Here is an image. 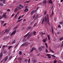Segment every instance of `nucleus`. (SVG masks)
Masks as SVG:
<instances>
[{
    "mask_svg": "<svg viewBox=\"0 0 63 63\" xmlns=\"http://www.w3.org/2000/svg\"><path fill=\"white\" fill-rule=\"evenodd\" d=\"M47 17H45V18L44 22H46L47 23L49 26H50V23H49V18L48 17V15L47 14Z\"/></svg>",
    "mask_w": 63,
    "mask_h": 63,
    "instance_id": "1",
    "label": "nucleus"
},
{
    "mask_svg": "<svg viewBox=\"0 0 63 63\" xmlns=\"http://www.w3.org/2000/svg\"><path fill=\"white\" fill-rule=\"evenodd\" d=\"M24 6L21 5V4H20L19 6H17L16 7V8L18 9V10H20L22 8H23Z\"/></svg>",
    "mask_w": 63,
    "mask_h": 63,
    "instance_id": "2",
    "label": "nucleus"
},
{
    "mask_svg": "<svg viewBox=\"0 0 63 63\" xmlns=\"http://www.w3.org/2000/svg\"><path fill=\"white\" fill-rule=\"evenodd\" d=\"M16 30H15L10 35L11 37L13 36L16 34Z\"/></svg>",
    "mask_w": 63,
    "mask_h": 63,
    "instance_id": "3",
    "label": "nucleus"
},
{
    "mask_svg": "<svg viewBox=\"0 0 63 63\" xmlns=\"http://www.w3.org/2000/svg\"><path fill=\"white\" fill-rule=\"evenodd\" d=\"M10 31H9V30H5V32H4V33L5 34V33L6 32V34H8L9 33Z\"/></svg>",
    "mask_w": 63,
    "mask_h": 63,
    "instance_id": "4",
    "label": "nucleus"
},
{
    "mask_svg": "<svg viewBox=\"0 0 63 63\" xmlns=\"http://www.w3.org/2000/svg\"><path fill=\"white\" fill-rule=\"evenodd\" d=\"M9 38V36H6L4 37L3 39V40H5L7 39H8Z\"/></svg>",
    "mask_w": 63,
    "mask_h": 63,
    "instance_id": "5",
    "label": "nucleus"
},
{
    "mask_svg": "<svg viewBox=\"0 0 63 63\" xmlns=\"http://www.w3.org/2000/svg\"><path fill=\"white\" fill-rule=\"evenodd\" d=\"M36 10L35 11H32L31 13V15H33V14H34V13H36Z\"/></svg>",
    "mask_w": 63,
    "mask_h": 63,
    "instance_id": "6",
    "label": "nucleus"
},
{
    "mask_svg": "<svg viewBox=\"0 0 63 63\" xmlns=\"http://www.w3.org/2000/svg\"><path fill=\"white\" fill-rule=\"evenodd\" d=\"M42 49H43V48H41V47H39L38 48V50L39 51H42Z\"/></svg>",
    "mask_w": 63,
    "mask_h": 63,
    "instance_id": "7",
    "label": "nucleus"
},
{
    "mask_svg": "<svg viewBox=\"0 0 63 63\" xmlns=\"http://www.w3.org/2000/svg\"><path fill=\"white\" fill-rule=\"evenodd\" d=\"M47 38H45V39H44L43 40L44 43H46L47 41Z\"/></svg>",
    "mask_w": 63,
    "mask_h": 63,
    "instance_id": "8",
    "label": "nucleus"
},
{
    "mask_svg": "<svg viewBox=\"0 0 63 63\" xmlns=\"http://www.w3.org/2000/svg\"><path fill=\"white\" fill-rule=\"evenodd\" d=\"M29 34H30V32H29L27 34H26L24 36V37L25 38H26V37H27V36L29 35Z\"/></svg>",
    "mask_w": 63,
    "mask_h": 63,
    "instance_id": "9",
    "label": "nucleus"
},
{
    "mask_svg": "<svg viewBox=\"0 0 63 63\" xmlns=\"http://www.w3.org/2000/svg\"><path fill=\"white\" fill-rule=\"evenodd\" d=\"M8 56H6L4 59L5 61H7V59H8Z\"/></svg>",
    "mask_w": 63,
    "mask_h": 63,
    "instance_id": "10",
    "label": "nucleus"
},
{
    "mask_svg": "<svg viewBox=\"0 0 63 63\" xmlns=\"http://www.w3.org/2000/svg\"><path fill=\"white\" fill-rule=\"evenodd\" d=\"M3 57V53L1 52L0 54V58H1Z\"/></svg>",
    "mask_w": 63,
    "mask_h": 63,
    "instance_id": "11",
    "label": "nucleus"
},
{
    "mask_svg": "<svg viewBox=\"0 0 63 63\" xmlns=\"http://www.w3.org/2000/svg\"><path fill=\"white\" fill-rule=\"evenodd\" d=\"M54 14V13H53V11L52 12V13L50 15V17H51L52 16H53V15Z\"/></svg>",
    "mask_w": 63,
    "mask_h": 63,
    "instance_id": "12",
    "label": "nucleus"
},
{
    "mask_svg": "<svg viewBox=\"0 0 63 63\" xmlns=\"http://www.w3.org/2000/svg\"><path fill=\"white\" fill-rule=\"evenodd\" d=\"M46 3H47V0H44L43 2V3L44 4H46Z\"/></svg>",
    "mask_w": 63,
    "mask_h": 63,
    "instance_id": "13",
    "label": "nucleus"
},
{
    "mask_svg": "<svg viewBox=\"0 0 63 63\" xmlns=\"http://www.w3.org/2000/svg\"><path fill=\"white\" fill-rule=\"evenodd\" d=\"M59 24H60L62 25V24H63V20H62L60 22H59Z\"/></svg>",
    "mask_w": 63,
    "mask_h": 63,
    "instance_id": "14",
    "label": "nucleus"
},
{
    "mask_svg": "<svg viewBox=\"0 0 63 63\" xmlns=\"http://www.w3.org/2000/svg\"><path fill=\"white\" fill-rule=\"evenodd\" d=\"M54 20L55 22H56V16H55Z\"/></svg>",
    "mask_w": 63,
    "mask_h": 63,
    "instance_id": "15",
    "label": "nucleus"
},
{
    "mask_svg": "<svg viewBox=\"0 0 63 63\" xmlns=\"http://www.w3.org/2000/svg\"><path fill=\"white\" fill-rule=\"evenodd\" d=\"M17 10H18L16 8L15 10H14V13H16V12H17Z\"/></svg>",
    "mask_w": 63,
    "mask_h": 63,
    "instance_id": "16",
    "label": "nucleus"
},
{
    "mask_svg": "<svg viewBox=\"0 0 63 63\" xmlns=\"http://www.w3.org/2000/svg\"><path fill=\"white\" fill-rule=\"evenodd\" d=\"M44 20H45V18H44L42 21V23H41L42 24H44Z\"/></svg>",
    "mask_w": 63,
    "mask_h": 63,
    "instance_id": "17",
    "label": "nucleus"
},
{
    "mask_svg": "<svg viewBox=\"0 0 63 63\" xmlns=\"http://www.w3.org/2000/svg\"><path fill=\"white\" fill-rule=\"evenodd\" d=\"M3 17H4V18H6V15H3L2 16Z\"/></svg>",
    "mask_w": 63,
    "mask_h": 63,
    "instance_id": "18",
    "label": "nucleus"
},
{
    "mask_svg": "<svg viewBox=\"0 0 63 63\" xmlns=\"http://www.w3.org/2000/svg\"><path fill=\"white\" fill-rule=\"evenodd\" d=\"M7 50H4L3 52V54H6L7 53Z\"/></svg>",
    "mask_w": 63,
    "mask_h": 63,
    "instance_id": "19",
    "label": "nucleus"
},
{
    "mask_svg": "<svg viewBox=\"0 0 63 63\" xmlns=\"http://www.w3.org/2000/svg\"><path fill=\"white\" fill-rule=\"evenodd\" d=\"M49 3H51V4H52L53 3L52 2V1L51 0H49Z\"/></svg>",
    "mask_w": 63,
    "mask_h": 63,
    "instance_id": "20",
    "label": "nucleus"
},
{
    "mask_svg": "<svg viewBox=\"0 0 63 63\" xmlns=\"http://www.w3.org/2000/svg\"><path fill=\"white\" fill-rule=\"evenodd\" d=\"M27 39H24L22 40V41H23V42H25V41H26Z\"/></svg>",
    "mask_w": 63,
    "mask_h": 63,
    "instance_id": "21",
    "label": "nucleus"
},
{
    "mask_svg": "<svg viewBox=\"0 0 63 63\" xmlns=\"http://www.w3.org/2000/svg\"><path fill=\"white\" fill-rule=\"evenodd\" d=\"M47 36L48 40H50V36H49V35L47 34Z\"/></svg>",
    "mask_w": 63,
    "mask_h": 63,
    "instance_id": "22",
    "label": "nucleus"
},
{
    "mask_svg": "<svg viewBox=\"0 0 63 63\" xmlns=\"http://www.w3.org/2000/svg\"><path fill=\"white\" fill-rule=\"evenodd\" d=\"M33 63H36L37 62V60H33L32 61Z\"/></svg>",
    "mask_w": 63,
    "mask_h": 63,
    "instance_id": "23",
    "label": "nucleus"
},
{
    "mask_svg": "<svg viewBox=\"0 0 63 63\" xmlns=\"http://www.w3.org/2000/svg\"><path fill=\"white\" fill-rule=\"evenodd\" d=\"M24 11H25V12H28V9L27 8H26L24 10Z\"/></svg>",
    "mask_w": 63,
    "mask_h": 63,
    "instance_id": "24",
    "label": "nucleus"
},
{
    "mask_svg": "<svg viewBox=\"0 0 63 63\" xmlns=\"http://www.w3.org/2000/svg\"><path fill=\"white\" fill-rule=\"evenodd\" d=\"M22 20V19L19 20H18V21H17V22H20V21H21Z\"/></svg>",
    "mask_w": 63,
    "mask_h": 63,
    "instance_id": "25",
    "label": "nucleus"
},
{
    "mask_svg": "<svg viewBox=\"0 0 63 63\" xmlns=\"http://www.w3.org/2000/svg\"><path fill=\"white\" fill-rule=\"evenodd\" d=\"M51 30L52 32V34H54V33L53 32V28H52V27H51Z\"/></svg>",
    "mask_w": 63,
    "mask_h": 63,
    "instance_id": "26",
    "label": "nucleus"
},
{
    "mask_svg": "<svg viewBox=\"0 0 63 63\" xmlns=\"http://www.w3.org/2000/svg\"><path fill=\"white\" fill-rule=\"evenodd\" d=\"M18 60H19V61H21L22 60V58H18Z\"/></svg>",
    "mask_w": 63,
    "mask_h": 63,
    "instance_id": "27",
    "label": "nucleus"
},
{
    "mask_svg": "<svg viewBox=\"0 0 63 63\" xmlns=\"http://www.w3.org/2000/svg\"><path fill=\"white\" fill-rule=\"evenodd\" d=\"M63 37H61V38L60 39V41H62V40H63Z\"/></svg>",
    "mask_w": 63,
    "mask_h": 63,
    "instance_id": "28",
    "label": "nucleus"
},
{
    "mask_svg": "<svg viewBox=\"0 0 63 63\" xmlns=\"http://www.w3.org/2000/svg\"><path fill=\"white\" fill-rule=\"evenodd\" d=\"M45 51L46 53H47V52H48V50L47 49V48H46Z\"/></svg>",
    "mask_w": 63,
    "mask_h": 63,
    "instance_id": "29",
    "label": "nucleus"
},
{
    "mask_svg": "<svg viewBox=\"0 0 63 63\" xmlns=\"http://www.w3.org/2000/svg\"><path fill=\"white\" fill-rule=\"evenodd\" d=\"M22 52L21 51H20L19 52V55H21L22 54Z\"/></svg>",
    "mask_w": 63,
    "mask_h": 63,
    "instance_id": "30",
    "label": "nucleus"
},
{
    "mask_svg": "<svg viewBox=\"0 0 63 63\" xmlns=\"http://www.w3.org/2000/svg\"><path fill=\"white\" fill-rule=\"evenodd\" d=\"M34 50V47H32V48L31 50V51L30 52H32V51Z\"/></svg>",
    "mask_w": 63,
    "mask_h": 63,
    "instance_id": "31",
    "label": "nucleus"
},
{
    "mask_svg": "<svg viewBox=\"0 0 63 63\" xmlns=\"http://www.w3.org/2000/svg\"><path fill=\"white\" fill-rule=\"evenodd\" d=\"M45 45H46V47L47 48V47H48V46H47V43H45Z\"/></svg>",
    "mask_w": 63,
    "mask_h": 63,
    "instance_id": "32",
    "label": "nucleus"
},
{
    "mask_svg": "<svg viewBox=\"0 0 63 63\" xmlns=\"http://www.w3.org/2000/svg\"><path fill=\"white\" fill-rule=\"evenodd\" d=\"M31 28V27H29L28 28V30H30Z\"/></svg>",
    "mask_w": 63,
    "mask_h": 63,
    "instance_id": "33",
    "label": "nucleus"
},
{
    "mask_svg": "<svg viewBox=\"0 0 63 63\" xmlns=\"http://www.w3.org/2000/svg\"><path fill=\"white\" fill-rule=\"evenodd\" d=\"M11 47H12V46H10L9 47L8 49H10V48H11Z\"/></svg>",
    "mask_w": 63,
    "mask_h": 63,
    "instance_id": "34",
    "label": "nucleus"
},
{
    "mask_svg": "<svg viewBox=\"0 0 63 63\" xmlns=\"http://www.w3.org/2000/svg\"><path fill=\"white\" fill-rule=\"evenodd\" d=\"M2 1H3V4H5L6 3L5 0H3Z\"/></svg>",
    "mask_w": 63,
    "mask_h": 63,
    "instance_id": "35",
    "label": "nucleus"
},
{
    "mask_svg": "<svg viewBox=\"0 0 63 63\" xmlns=\"http://www.w3.org/2000/svg\"><path fill=\"white\" fill-rule=\"evenodd\" d=\"M15 42H16V40H15L12 42V44H14V43H15Z\"/></svg>",
    "mask_w": 63,
    "mask_h": 63,
    "instance_id": "36",
    "label": "nucleus"
},
{
    "mask_svg": "<svg viewBox=\"0 0 63 63\" xmlns=\"http://www.w3.org/2000/svg\"><path fill=\"white\" fill-rule=\"evenodd\" d=\"M25 43H26V45H28L29 44V43H28V42H26Z\"/></svg>",
    "mask_w": 63,
    "mask_h": 63,
    "instance_id": "37",
    "label": "nucleus"
},
{
    "mask_svg": "<svg viewBox=\"0 0 63 63\" xmlns=\"http://www.w3.org/2000/svg\"><path fill=\"white\" fill-rule=\"evenodd\" d=\"M47 14V11H45L44 13V15H45Z\"/></svg>",
    "mask_w": 63,
    "mask_h": 63,
    "instance_id": "38",
    "label": "nucleus"
},
{
    "mask_svg": "<svg viewBox=\"0 0 63 63\" xmlns=\"http://www.w3.org/2000/svg\"><path fill=\"white\" fill-rule=\"evenodd\" d=\"M12 56H11L9 58V60H11L12 59Z\"/></svg>",
    "mask_w": 63,
    "mask_h": 63,
    "instance_id": "39",
    "label": "nucleus"
},
{
    "mask_svg": "<svg viewBox=\"0 0 63 63\" xmlns=\"http://www.w3.org/2000/svg\"><path fill=\"white\" fill-rule=\"evenodd\" d=\"M36 32H33V34L34 35H36Z\"/></svg>",
    "mask_w": 63,
    "mask_h": 63,
    "instance_id": "40",
    "label": "nucleus"
},
{
    "mask_svg": "<svg viewBox=\"0 0 63 63\" xmlns=\"http://www.w3.org/2000/svg\"><path fill=\"white\" fill-rule=\"evenodd\" d=\"M31 1V0H30L29 1H26V3H29V1Z\"/></svg>",
    "mask_w": 63,
    "mask_h": 63,
    "instance_id": "41",
    "label": "nucleus"
},
{
    "mask_svg": "<svg viewBox=\"0 0 63 63\" xmlns=\"http://www.w3.org/2000/svg\"><path fill=\"white\" fill-rule=\"evenodd\" d=\"M57 62V61L56 60H55L54 61V63H56Z\"/></svg>",
    "mask_w": 63,
    "mask_h": 63,
    "instance_id": "42",
    "label": "nucleus"
},
{
    "mask_svg": "<svg viewBox=\"0 0 63 63\" xmlns=\"http://www.w3.org/2000/svg\"><path fill=\"white\" fill-rule=\"evenodd\" d=\"M50 51H51V52H52V53H54V51L52 50H51Z\"/></svg>",
    "mask_w": 63,
    "mask_h": 63,
    "instance_id": "43",
    "label": "nucleus"
},
{
    "mask_svg": "<svg viewBox=\"0 0 63 63\" xmlns=\"http://www.w3.org/2000/svg\"><path fill=\"white\" fill-rule=\"evenodd\" d=\"M35 16H36V15H34L33 16V18H34L35 17Z\"/></svg>",
    "mask_w": 63,
    "mask_h": 63,
    "instance_id": "44",
    "label": "nucleus"
},
{
    "mask_svg": "<svg viewBox=\"0 0 63 63\" xmlns=\"http://www.w3.org/2000/svg\"><path fill=\"white\" fill-rule=\"evenodd\" d=\"M41 48H45V47L44 46H41Z\"/></svg>",
    "mask_w": 63,
    "mask_h": 63,
    "instance_id": "45",
    "label": "nucleus"
},
{
    "mask_svg": "<svg viewBox=\"0 0 63 63\" xmlns=\"http://www.w3.org/2000/svg\"><path fill=\"white\" fill-rule=\"evenodd\" d=\"M0 5L1 6H3V4H2V3H0Z\"/></svg>",
    "mask_w": 63,
    "mask_h": 63,
    "instance_id": "46",
    "label": "nucleus"
},
{
    "mask_svg": "<svg viewBox=\"0 0 63 63\" xmlns=\"http://www.w3.org/2000/svg\"><path fill=\"white\" fill-rule=\"evenodd\" d=\"M6 46H5V45H4L2 47V48L4 49V48H5V47H6Z\"/></svg>",
    "mask_w": 63,
    "mask_h": 63,
    "instance_id": "47",
    "label": "nucleus"
},
{
    "mask_svg": "<svg viewBox=\"0 0 63 63\" xmlns=\"http://www.w3.org/2000/svg\"><path fill=\"white\" fill-rule=\"evenodd\" d=\"M7 30H8V31H9L10 32L11 30V28H9Z\"/></svg>",
    "mask_w": 63,
    "mask_h": 63,
    "instance_id": "48",
    "label": "nucleus"
},
{
    "mask_svg": "<svg viewBox=\"0 0 63 63\" xmlns=\"http://www.w3.org/2000/svg\"><path fill=\"white\" fill-rule=\"evenodd\" d=\"M32 33H31L29 35H30V36H32Z\"/></svg>",
    "mask_w": 63,
    "mask_h": 63,
    "instance_id": "49",
    "label": "nucleus"
},
{
    "mask_svg": "<svg viewBox=\"0 0 63 63\" xmlns=\"http://www.w3.org/2000/svg\"><path fill=\"white\" fill-rule=\"evenodd\" d=\"M30 35H29L27 37V39H28V38H30Z\"/></svg>",
    "mask_w": 63,
    "mask_h": 63,
    "instance_id": "50",
    "label": "nucleus"
},
{
    "mask_svg": "<svg viewBox=\"0 0 63 63\" xmlns=\"http://www.w3.org/2000/svg\"><path fill=\"white\" fill-rule=\"evenodd\" d=\"M47 56H48V57H49V56H50V54H47Z\"/></svg>",
    "mask_w": 63,
    "mask_h": 63,
    "instance_id": "51",
    "label": "nucleus"
},
{
    "mask_svg": "<svg viewBox=\"0 0 63 63\" xmlns=\"http://www.w3.org/2000/svg\"><path fill=\"white\" fill-rule=\"evenodd\" d=\"M61 27V26L60 25H59L58 26V28H60Z\"/></svg>",
    "mask_w": 63,
    "mask_h": 63,
    "instance_id": "52",
    "label": "nucleus"
},
{
    "mask_svg": "<svg viewBox=\"0 0 63 63\" xmlns=\"http://www.w3.org/2000/svg\"><path fill=\"white\" fill-rule=\"evenodd\" d=\"M61 47H63V43H62L61 44Z\"/></svg>",
    "mask_w": 63,
    "mask_h": 63,
    "instance_id": "53",
    "label": "nucleus"
},
{
    "mask_svg": "<svg viewBox=\"0 0 63 63\" xmlns=\"http://www.w3.org/2000/svg\"><path fill=\"white\" fill-rule=\"evenodd\" d=\"M1 24H2V23H4V21H1Z\"/></svg>",
    "mask_w": 63,
    "mask_h": 63,
    "instance_id": "54",
    "label": "nucleus"
},
{
    "mask_svg": "<svg viewBox=\"0 0 63 63\" xmlns=\"http://www.w3.org/2000/svg\"><path fill=\"white\" fill-rule=\"evenodd\" d=\"M20 18H21V16H19L18 18V19H20Z\"/></svg>",
    "mask_w": 63,
    "mask_h": 63,
    "instance_id": "55",
    "label": "nucleus"
},
{
    "mask_svg": "<svg viewBox=\"0 0 63 63\" xmlns=\"http://www.w3.org/2000/svg\"><path fill=\"white\" fill-rule=\"evenodd\" d=\"M49 50H50V51L52 50L51 49V48H49Z\"/></svg>",
    "mask_w": 63,
    "mask_h": 63,
    "instance_id": "56",
    "label": "nucleus"
},
{
    "mask_svg": "<svg viewBox=\"0 0 63 63\" xmlns=\"http://www.w3.org/2000/svg\"><path fill=\"white\" fill-rule=\"evenodd\" d=\"M52 57H55V56L54 55H52Z\"/></svg>",
    "mask_w": 63,
    "mask_h": 63,
    "instance_id": "57",
    "label": "nucleus"
},
{
    "mask_svg": "<svg viewBox=\"0 0 63 63\" xmlns=\"http://www.w3.org/2000/svg\"><path fill=\"white\" fill-rule=\"evenodd\" d=\"M36 26V24H35L34 25V27H35Z\"/></svg>",
    "mask_w": 63,
    "mask_h": 63,
    "instance_id": "58",
    "label": "nucleus"
},
{
    "mask_svg": "<svg viewBox=\"0 0 63 63\" xmlns=\"http://www.w3.org/2000/svg\"><path fill=\"white\" fill-rule=\"evenodd\" d=\"M36 19H37V17H35L34 19V20H36Z\"/></svg>",
    "mask_w": 63,
    "mask_h": 63,
    "instance_id": "59",
    "label": "nucleus"
},
{
    "mask_svg": "<svg viewBox=\"0 0 63 63\" xmlns=\"http://www.w3.org/2000/svg\"><path fill=\"white\" fill-rule=\"evenodd\" d=\"M18 25H17L16 27H15V28H17L18 27Z\"/></svg>",
    "mask_w": 63,
    "mask_h": 63,
    "instance_id": "60",
    "label": "nucleus"
},
{
    "mask_svg": "<svg viewBox=\"0 0 63 63\" xmlns=\"http://www.w3.org/2000/svg\"><path fill=\"white\" fill-rule=\"evenodd\" d=\"M28 61V59H25V61H26V62L27 61Z\"/></svg>",
    "mask_w": 63,
    "mask_h": 63,
    "instance_id": "61",
    "label": "nucleus"
},
{
    "mask_svg": "<svg viewBox=\"0 0 63 63\" xmlns=\"http://www.w3.org/2000/svg\"><path fill=\"white\" fill-rule=\"evenodd\" d=\"M23 45H24V46L25 45H26V43H25L23 44Z\"/></svg>",
    "mask_w": 63,
    "mask_h": 63,
    "instance_id": "62",
    "label": "nucleus"
},
{
    "mask_svg": "<svg viewBox=\"0 0 63 63\" xmlns=\"http://www.w3.org/2000/svg\"><path fill=\"white\" fill-rule=\"evenodd\" d=\"M24 27H23V28H22V30H23V29H24Z\"/></svg>",
    "mask_w": 63,
    "mask_h": 63,
    "instance_id": "63",
    "label": "nucleus"
},
{
    "mask_svg": "<svg viewBox=\"0 0 63 63\" xmlns=\"http://www.w3.org/2000/svg\"><path fill=\"white\" fill-rule=\"evenodd\" d=\"M6 13H4L3 14V15H6Z\"/></svg>",
    "mask_w": 63,
    "mask_h": 63,
    "instance_id": "64",
    "label": "nucleus"
}]
</instances>
